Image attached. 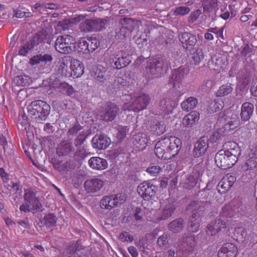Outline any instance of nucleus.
<instances>
[{
    "label": "nucleus",
    "instance_id": "nucleus-21",
    "mask_svg": "<svg viewBox=\"0 0 257 257\" xmlns=\"http://www.w3.org/2000/svg\"><path fill=\"white\" fill-rule=\"evenodd\" d=\"M238 252L237 246L233 243H224L218 252V257H236Z\"/></svg>",
    "mask_w": 257,
    "mask_h": 257
},
{
    "label": "nucleus",
    "instance_id": "nucleus-47",
    "mask_svg": "<svg viewBox=\"0 0 257 257\" xmlns=\"http://www.w3.org/2000/svg\"><path fill=\"white\" fill-rule=\"evenodd\" d=\"M77 50L78 52H82L83 53H88L90 52L88 51L89 48L87 45V41H86L85 38H82L80 40L77 44Z\"/></svg>",
    "mask_w": 257,
    "mask_h": 257
},
{
    "label": "nucleus",
    "instance_id": "nucleus-14",
    "mask_svg": "<svg viewBox=\"0 0 257 257\" xmlns=\"http://www.w3.org/2000/svg\"><path fill=\"white\" fill-rule=\"evenodd\" d=\"M104 185L103 179L98 177L88 179L84 183L85 190L87 193H97L103 187Z\"/></svg>",
    "mask_w": 257,
    "mask_h": 257
},
{
    "label": "nucleus",
    "instance_id": "nucleus-48",
    "mask_svg": "<svg viewBox=\"0 0 257 257\" xmlns=\"http://www.w3.org/2000/svg\"><path fill=\"white\" fill-rule=\"evenodd\" d=\"M162 169L158 165H151L146 170L147 173L152 176H157L162 171Z\"/></svg>",
    "mask_w": 257,
    "mask_h": 257
},
{
    "label": "nucleus",
    "instance_id": "nucleus-53",
    "mask_svg": "<svg viewBox=\"0 0 257 257\" xmlns=\"http://www.w3.org/2000/svg\"><path fill=\"white\" fill-rule=\"evenodd\" d=\"M237 79L238 80L239 82L242 83L243 86L247 85L250 81V75L248 73H246L242 77L239 73L237 76Z\"/></svg>",
    "mask_w": 257,
    "mask_h": 257
},
{
    "label": "nucleus",
    "instance_id": "nucleus-50",
    "mask_svg": "<svg viewBox=\"0 0 257 257\" xmlns=\"http://www.w3.org/2000/svg\"><path fill=\"white\" fill-rule=\"evenodd\" d=\"M234 234L237 237V240L243 241L245 240L246 237V231L244 229L238 227L235 229Z\"/></svg>",
    "mask_w": 257,
    "mask_h": 257
},
{
    "label": "nucleus",
    "instance_id": "nucleus-64",
    "mask_svg": "<svg viewBox=\"0 0 257 257\" xmlns=\"http://www.w3.org/2000/svg\"><path fill=\"white\" fill-rule=\"evenodd\" d=\"M195 63H199L201 60L203 58L202 52H196L193 54V56L192 57Z\"/></svg>",
    "mask_w": 257,
    "mask_h": 257
},
{
    "label": "nucleus",
    "instance_id": "nucleus-37",
    "mask_svg": "<svg viewBox=\"0 0 257 257\" xmlns=\"http://www.w3.org/2000/svg\"><path fill=\"white\" fill-rule=\"evenodd\" d=\"M14 82L17 86H26L32 83V79L29 76L22 75L15 77Z\"/></svg>",
    "mask_w": 257,
    "mask_h": 257
},
{
    "label": "nucleus",
    "instance_id": "nucleus-43",
    "mask_svg": "<svg viewBox=\"0 0 257 257\" xmlns=\"http://www.w3.org/2000/svg\"><path fill=\"white\" fill-rule=\"evenodd\" d=\"M198 180V178L197 176L190 175L183 183V187L188 190L192 189L196 185Z\"/></svg>",
    "mask_w": 257,
    "mask_h": 257
},
{
    "label": "nucleus",
    "instance_id": "nucleus-41",
    "mask_svg": "<svg viewBox=\"0 0 257 257\" xmlns=\"http://www.w3.org/2000/svg\"><path fill=\"white\" fill-rule=\"evenodd\" d=\"M58 89L59 92L68 96L72 95L74 92V89L72 86L65 82L60 83L58 86Z\"/></svg>",
    "mask_w": 257,
    "mask_h": 257
},
{
    "label": "nucleus",
    "instance_id": "nucleus-7",
    "mask_svg": "<svg viewBox=\"0 0 257 257\" xmlns=\"http://www.w3.org/2000/svg\"><path fill=\"white\" fill-rule=\"evenodd\" d=\"M28 113L35 118L44 120L48 115L50 106L46 102L38 100L32 102L27 107Z\"/></svg>",
    "mask_w": 257,
    "mask_h": 257
},
{
    "label": "nucleus",
    "instance_id": "nucleus-1",
    "mask_svg": "<svg viewBox=\"0 0 257 257\" xmlns=\"http://www.w3.org/2000/svg\"><path fill=\"white\" fill-rule=\"evenodd\" d=\"M181 146L182 142L179 138L174 136L165 137L156 143L154 151L158 158L169 160L179 153Z\"/></svg>",
    "mask_w": 257,
    "mask_h": 257
},
{
    "label": "nucleus",
    "instance_id": "nucleus-45",
    "mask_svg": "<svg viewBox=\"0 0 257 257\" xmlns=\"http://www.w3.org/2000/svg\"><path fill=\"white\" fill-rule=\"evenodd\" d=\"M89 155L90 153L83 147L77 149L74 154V158L75 160L80 161L87 157Z\"/></svg>",
    "mask_w": 257,
    "mask_h": 257
},
{
    "label": "nucleus",
    "instance_id": "nucleus-60",
    "mask_svg": "<svg viewBox=\"0 0 257 257\" xmlns=\"http://www.w3.org/2000/svg\"><path fill=\"white\" fill-rule=\"evenodd\" d=\"M127 77L126 76V74L122 75L121 74H118L116 80L122 86H127L129 84V81H127Z\"/></svg>",
    "mask_w": 257,
    "mask_h": 257
},
{
    "label": "nucleus",
    "instance_id": "nucleus-36",
    "mask_svg": "<svg viewBox=\"0 0 257 257\" xmlns=\"http://www.w3.org/2000/svg\"><path fill=\"white\" fill-rule=\"evenodd\" d=\"M183 242H186L188 246V248L185 249V251L188 254H192L194 251L195 246V237L194 235L184 236L182 239Z\"/></svg>",
    "mask_w": 257,
    "mask_h": 257
},
{
    "label": "nucleus",
    "instance_id": "nucleus-61",
    "mask_svg": "<svg viewBox=\"0 0 257 257\" xmlns=\"http://www.w3.org/2000/svg\"><path fill=\"white\" fill-rule=\"evenodd\" d=\"M171 41V39H166L162 36L159 37L157 40L158 44L163 47L166 46L169 42H170Z\"/></svg>",
    "mask_w": 257,
    "mask_h": 257
},
{
    "label": "nucleus",
    "instance_id": "nucleus-5",
    "mask_svg": "<svg viewBox=\"0 0 257 257\" xmlns=\"http://www.w3.org/2000/svg\"><path fill=\"white\" fill-rule=\"evenodd\" d=\"M45 35L43 34H36L30 38L27 42L21 46L19 54L20 55L26 56L30 51H36L40 52L48 48L46 43H48Z\"/></svg>",
    "mask_w": 257,
    "mask_h": 257
},
{
    "label": "nucleus",
    "instance_id": "nucleus-8",
    "mask_svg": "<svg viewBox=\"0 0 257 257\" xmlns=\"http://www.w3.org/2000/svg\"><path fill=\"white\" fill-rule=\"evenodd\" d=\"M176 209L174 199L168 198L160 203V206L156 214L154 222L167 220L171 217Z\"/></svg>",
    "mask_w": 257,
    "mask_h": 257
},
{
    "label": "nucleus",
    "instance_id": "nucleus-34",
    "mask_svg": "<svg viewBox=\"0 0 257 257\" xmlns=\"http://www.w3.org/2000/svg\"><path fill=\"white\" fill-rule=\"evenodd\" d=\"M198 104V100L194 97H189L181 103V107L184 111H189L194 109Z\"/></svg>",
    "mask_w": 257,
    "mask_h": 257
},
{
    "label": "nucleus",
    "instance_id": "nucleus-4",
    "mask_svg": "<svg viewBox=\"0 0 257 257\" xmlns=\"http://www.w3.org/2000/svg\"><path fill=\"white\" fill-rule=\"evenodd\" d=\"M120 27L115 30V38L122 40L130 36L134 30H137L141 25V21L131 17H124L117 20Z\"/></svg>",
    "mask_w": 257,
    "mask_h": 257
},
{
    "label": "nucleus",
    "instance_id": "nucleus-12",
    "mask_svg": "<svg viewBox=\"0 0 257 257\" xmlns=\"http://www.w3.org/2000/svg\"><path fill=\"white\" fill-rule=\"evenodd\" d=\"M119 110L118 106L114 103L108 102L104 104L99 110L100 119L105 121H111L115 117Z\"/></svg>",
    "mask_w": 257,
    "mask_h": 257
},
{
    "label": "nucleus",
    "instance_id": "nucleus-62",
    "mask_svg": "<svg viewBox=\"0 0 257 257\" xmlns=\"http://www.w3.org/2000/svg\"><path fill=\"white\" fill-rule=\"evenodd\" d=\"M119 14L117 15V20L124 17H130V11L126 9H122L119 11Z\"/></svg>",
    "mask_w": 257,
    "mask_h": 257
},
{
    "label": "nucleus",
    "instance_id": "nucleus-30",
    "mask_svg": "<svg viewBox=\"0 0 257 257\" xmlns=\"http://www.w3.org/2000/svg\"><path fill=\"white\" fill-rule=\"evenodd\" d=\"M200 114L196 111H192L189 114L185 116L182 120V123L184 126H192L199 119Z\"/></svg>",
    "mask_w": 257,
    "mask_h": 257
},
{
    "label": "nucleus",
    "instance_id": "nucleus-13",
    "mask_svg": "<svg viewBox=\"0 0 257 257\" xmlns=\"http://www.w3.org/2000/svg\"><path fill=\"white\" fill-rule=\"evenodd\" d=\"M124 196L122 194L104 196L100 201V206L102 209L111 210L116 206L118 203L121 204L124 200Z\"/></svg>",
    "mask_w": 257,
    "mask_h": 257
},
{
    "label": "nucleus",
    "instance_id": "nucleus-32",
    "mask_svg": "<svg viewBox=\"0 0 257 257\" xmlns=\"http://www.w3.org/2000/svg\"><path fill=\"white\" fill-rule=\"evenodd\" d=\"M34 66L30 65V67L28 69L29 74L33 76L34 79H37L40 74L49 72V69L47 67H45V65Z\"/></svg>",
    "mask_w": 257,
    "mask_h": 257
},
{
    "label": "nucleus",
    "instance_id": "nucleus-39",
    "mask_svg": "<svg viewBox=\"0 0 257 257\" xmlns=\"http://www.w3.org/2000/svg\"><path fill=\"white\" fill-rule=\"evenodd\" d=\"M195 216H192L189 219V225L188 226L189 231L192 232H196L199 230L200 227V220L199 216L197 217V215L195 214Z\"/></svg>",
    "mask_w": 257,
    "mask_h": 257
},
{
    "label": "nucleus",
    "instance_id": "nucleus-10",
    "mask_svg": "<svg viewBox=\"0 0 257 257\" xmlns=\"http://www.w3.org/2000/svg\"><path fill=\"white\" fill-rule=\"evenodd\" d=\"M158 191V187L152 180L144 181L137 188L138 194L146 201L153 199Z\"/></svg>",
    "mask_w": 257,
    "mask_h": 257
},
{
    "label": "nucleus",
    "instance_id": "nucleus-59",
    "mask_svg": "<svg viewBox=\"0 0 257 257\" xmlns=\"http://www.w3.org/2000/svg\"><path fill=\"white\" fill-rule=\"evenodd\" d=\"M86 139L85 133L83 132L79 134L78 136L75 140V145L76 147L81 146Z\"/></svg>",
    "mask_w": 257,
    "mask_h": 257
},
{
    "label": "nucleus",
    "instance_id": "nucleus-57",
    "mask_svg": "<svg viewBox=\"0 0 257 257\" xmlns=\"http://www.w3.org/2000/svg\"><path fill=\"white\" fill-rule=\"evenodd\" d=\"M224 29V27H222L221 28H218L217 27L211 28L208 30V31L210 33H213L216 35L217 38L220 37L221 39H223V32Z\"/></svg>",
    "mask_w": 257,
    "mask_h": 257
},
{
    "label": "nucleus",
    "instance_id": "nucleus-44",
    "mask_svg": "<svg viewBox=\"0 0 257 257\" xmlns=\"http://www.w3.org/2000/svg\"><path fill=\"white\" fill-rule=\"evenodd\" d=\"M223 102L219 100L214 99L208 105V110L210 112H215L223 108Z\"/></svg>",
    "mask_w": 257,
    "mask_h": 257
},
{
    "label": "nucleus",
    "instance_id": "nucleus-18",
    "mask_svg": "<svg viewBox=\"0 0 257 257\" xmlns=\"http://www.w3.org/2000/svg\"><path fill=\"white\" fill-rule=\"evenodd\" d=\"M226 228L225 222L220 219H217L212 221L207 225L206 232L208 235L214 236L219 232L225 230Z\"/></svg>",
    "mask_w": 257,
    "mask_h": 257
},
{
    "label": "nucleus",
    "instance_id": "nucleus-54",
    "mask_svg": "<svg viewBox=\"0 0 257 257\" xmlns=\"http://www.w3.org/2000/svg\"><path fill=\"white\" fill-rule=\"evenodd\" d=\"M23 8H18L14 11V16L18 18H28L31 16V13L23 11Z\"/></svg>",
    "mask_w": 257,
    "mask_h": 257
},
{
    "label": "nucleus",
    "instance_id": "nucleus-25",
    "mask_svg": "<svg viewBox=\"0 0 257 257\" xmlns=\"http://www.w3.org/2000/svg\"><path fill=\"white\" fill-rule=\"evenodd\" d=\"M89 167L95 170L101 171L107 168V161L98 157H92L88 161Z\"/></svg>",
    "mask_w": 257,
    "mask_h": 257
},
{
    "label": "nucleus",
    "instance_id": "nucleus-42",
    "mask_svg": "<svg viewBox=\"0 0 257 257\" xmlns=\"http://www.w3.org/2000/svg\"><path fill=\"white\" fill-rule=\"evenodd\" d=\"M85 39L89 48V52H92L99 47L100 42L97 38L93 37H86Z\"/></svg>",
    "mask_w": 257,
    "mask_h": 257
},
{
    "label": "nucleus",
    "instance_id": "nucleus-38",
    "mask_svg": "<svg viewBox=\"0 0 257 257\" xmlns=\"http://www.w3.org/2000/svg\"><path fill=\"white\" fill-rule=\"evenodd\" d=\"M57 221V218L54 213H48L44 217L43 225L46 227L47 228L55 226Z\"/></svg>",
    "mask_w": 257,
    "mask_h": 257
},
{
    "label": "nucleus",
    "instance_id": "nucleus-24",
    "mask_svg": "<svg viewBox=\"0 0 257 257\" xmlns=\"http://www.w3.org/2000/svg\"><path fill=\"white\" fill-rule=\"evenodd\" d=\"M134 147L139 151L144 150L148 142V139L147 135L143 133H138L134 136L132 138Z\"/></svg>",
    "mask_w": 257,
    "mask_h": 257
},
{
    "label": "nucleus",
    "instance_id": "nucleus-11",
    "mask_svg": "<svg viewBox=\"0 0 257 257\" xmlns=\"http://www.w3.org/2000/svg\"><path fill=\"white\" fill-rule=\"evenodd\" d=\"M108 20L106 19L86 20L79 25V29L83 32H90L100 31L105 28V26Z\"/></svg>",
    "mask_w": 257,
    "mask_h": 257
},
{
    "label": "nucleus",
    "instance_id": "nucleus-17",
    "mask_svg": "<svg viewBox=\"0 0 257 257\" xmlns=\"http://www.w3.org/2000/svg\"><path fill=\"white\" fill-rule=\"evenodd\" d=\"M236 181V178L230 174L224 176L218 183L217 189L218 192L223 194L225 193L232 186Z\"/></svg>",
    "mask_w": 257,
    "mask_h": 257
},
{
    "label": "nucleus",
    "instance_id": "nucleus-22",
    "mask_svg": "<svg viewBox=\"0 0 257 257\" xmlns=\"http://www.w3.org/2000/svg\"><path fill=\"white\" fill-rule=\"evenodd\" d=\"M187 72L183 66H180L177 69H175L170 79V83L173 84L174 88H179L181 84L182 80L183 79L185 74Z\"/></svg>",
    "mask_w": 257,
    "mask_h": 257
},
{
    "label": "nucleus",
    "instance_id": "nucleus-55",
    "mask_svg": "<svg viewBox=\"0 0 257 257\" xmlns=\"http://www.w3.org/2000/svg\"><path fill=\"white\" fill-rule=\"evenodd\" d=\"M82 128V126L78 123H77L69 128L67 135L68 136H74L76 135Z\"/></svg>",
    "mask_w": 257,
    "mask_h": 257
},
{
    "label": "nucleus",
    "instance_id": "nucleus-23",
    "mask_svg": "<svg viewBox=\"0 0 257 257\" xmlns=\"http://www.w3.org/2000/svg\"><path fill=\"white\" fill-rule=\"evenodd\" d=\"M93 148L98 150L106 149L110 144V139L105 135H96L92 140Z\"/></svg>",
    "mask_w": 257,
    "mask_h": 257
},
{
    "label": "nucleus",
    "instance_id": "nucleus-63",
    "mask_svg": "<svg viewBox=\"0 0 257 257\" xmlns=\"http://www.w3.org/2000/svg\"><path fill=\"white\" fill-rule=\"evenodd\" d=\"M167 239L168 236L167 234H163L162 235L160 236L157 240V243L158 245L160 246H163L165 244H166L167 242Z\"/></svg>",
    "mask_w": 257,
    "mask_h": 257
},
{
    "label": "nucleus",
    "instance_id": "nucleus-20",
    "mask_svg": "<svg viewBox=\"0 0 257 257\" xmlns=\"http://www.w3.org/2000/svg\"><path fill=\"white\" fill-rule=\"evenodd\" d=\"M208 141L209 139L206 136H203L197 141L193 150L195 157L198 158L205 153L209 147Z\"/></svg>",
    "mask_w": 257,
    "mask_h": 257
},
{
    "label": "nucleus",
    "instance_id": "nucleus-26",
    "mask_svg": "<svg viewBox=\"0 0 257 257\" xmlns=\"http://www.w3.org/2000/svg\"><path fill=\"white\" fill-rule=\"evenodd\" d=\"M53 58L50 54L41 53L33 56L29 61L30 64H38L39 63H51Z\"/></svg>",
    "mask_w": 257,
    "mask_h": 257
},
{
    "label": "nucleus",
    "instance_id": "nucleus-31",
    "mask_svg": "<svg viewBox=\"0 0 257 257\" xmlns=\"http://www.w3.org/2000/svg\"><path fill=\"white\" fill-rule=\"evenodd\" d=\"M184 224V220L182 218H178L170 222L168 225V228L173 233H178L183 229Z\"/></svg>",
    "mask_w": 257,
    "mask_h": 257
},
{
    "label": "nucleus",
    "instance_id": "nucleus-29",
    "mask_svg": "<svg viewBox=\"0 0 257 257\" xmlns=\"http://www.w3.org/2000/svg\"><path fill=\"white\" fill-rule=\"evenodd\" d=\"M174 97L172 96L164 98L160 102V109L165 113L171 111L174 104Z\"/></svg>",
    "mask_w": 257,
    "mask_h": 257
},
{
    "label": "nucleus",
    "instance_id": "nucleus-2",
    "mask_svg": "<svg viewBox=\"0 0 257 257\" xmlns=\"http://www.w3.org/2000/svg\"><path fill=\"white\" fill-rule=\"evenodd\" d=\"M223 147V149L216 154L215 162L219 168L225 170L236 163L240 151L237 144L233 142H228Z\"/></svg>",
    "mask_w": 257,
    "mask_h": 257
},
{
    "label": "nucleus",
    "instance_id": "nucleus-52",
    "mask_svg": "<svg viewBox=\"0 0 257 257\" xmlns=\"http://www.w3.org/2000/svg\"><path fill=\"white\" fill-rule=\"evenodd\" d=\"M55 169L60 172H64L67 170V163H64L62 161H57L53 163Z\"/></svg>",
    "mask_w": 257,
    "mask_h": 257
},
{
    "label": "nucleus",
    "instance_id": "nucleus-9",
    "mask_svg": "<svg viewBox=\"0 0 257 257\" xmlns=\"http://www.w3.org/2000/svg\"><path fill=\"white\" fill-rule=\"evenodd\" d=\"M55 48L59 53H70L76 50L75 40L70 35H65L59 36L55 41Z\"/></svg>",
    "mask_w": 257,
    "mask_h": 257
},
{
    "label": "nucleus",
    "instance_id": "nucleus-51",
    "mask_svg": "<svg viewBox=\"0 0 257 257\" xmlns=\"http://www.w3.org/2000/svg\"><path fill=\"white\" fill-rule=\"evenodd\" d=\"M128 130V128L126 126L119 125L117 128V133L116 138L119 140L124 139L126 135V132Z\"/></svg>",
    "mask_w": 257,
    "mask_h": 257
},
{
    "label": "nucleus",
    "instance_id": "nucleus-33",
    "mask_svg": "<svg viewBox=\"0 0 257 257\" xmlns=\"http://www.w3.org/2000/svg\"><path fill=\"white\" fill-rule=\"evenodd\" d=\"M73 149V146L66 141L61 142L58 146L56 152L59 156H66L70 154Z\"/></svg>",
    "mask_w": 257,
    "mask_h": 257
},
{
    "label": "nucleus",
    "instance_id": "nucleus-49",
    "mask_svg": "<svg viewBox=\"0 0 257 257\" xmlns=\"http://www.w3.org/2000/svg\"><path fill=\"white\" fill-rule=\"evenodd\" d=\"M77 250V246L75 243L70 242L67 245L66 249V252L67 254H70L68 257H74V255H77L76 251Z\"/></svg>",
    "mask_w": 257,
    "mask_h": 257
},
{
    "label": "nucleus",
    "instance_id": "nucleus-19",
    "mask_svg": "<svg viewBox=\"0 0 257 257\" xmlns=\"http://www.w3.org/2000/svg\"><path fill=\"white\" fill-rule=\"evenodd\" d=\"M92 70L91 75L98 81L103 82L108 78V73L103 65H89Z\"/></svg>",
    "mask_w": 257,
    "mask_h": 257
},
{
    "label": "nucleus",
    "instance_id": "nucleus-58",
    "mask_svg": "<svg viewBox=\"0 0 257 257\" xmlns=\"http://www.w3.org/2000/svg\"><path fill=\"white\" fill-rule=\"evenodd\" d=\"M202 12L200 9H198L195 11L191 13L188 18V22L190 23H193L196 21L198 18L199 16L201 14Z\"/></svg>",
    "mask_w": 257,
    "mask_h": 257
},
{
    "label": "nucleus",
    "instance_id": "nucleus-16",
    "mask_svg": "<svg viewBox=\"0 0 257 257\" xmlns=\"http://www.w3.org/2000/svg\"><path fill=\"white\" fill-rule=\"evenodd\" d=\"M84 65H63L62 73L67 77L78 78L84 73Z\"/></svg>",
    "mask_w": 257,
    "mask_h": 257
},
{
    "label": "nucleus",
    "instance_id": "nucleus-3",
    "mask_svg": "<svg viewBox=\"0 0 257 257\" xmlns=\"http://www.w3.org/2000/svg\"><path fill=\"white\" fill-rule=\"evenodd\" d=\"M37 191L32 188L24 190L25 203L20 207L21 212H31L33 213L42 211L43 206L39 198L37 197Z\"/></svg>",
    "mask_w": 257,
    "mask_h": 257
},
{
    "label": "nucleus",
    "instance_id": "nucleus-28",
    "mask_svg": "<svg viewBox=\"0 0 257 257\" xmlns=\"http://www.w3.org/2000/svg\"><path fill=\"white\" fill-rule=\"evenodd\" d=\"M253 105L248 102L243 103L241 106L240 116L242 120L246 121L248 120L253 112Z\"/></svg>",
    "mask_w": 257,
    "mask_h": 257
},
{
    "label": "nucleus",
    "instance_id": "nucleus-6",
    "mask_svg": "<svg viewBox=\"0 0 257 257\" xmlns=\"http://www.w3.org/2000/svg\"><path fill=\"white\" fill-rule=\"evenodd\" d=\"M133 102L131 103H125L123 106L124 111L139 112L146 108L150 101V96L145 93H135L131 96Z\"/></svg>",
    "mask_w": 257,
    "mask_h": 257
},
{
    "label": "nucleus",
    "instance_id": "nucleus-15",
    "mask_svg": "<svg viewBox=\"0 0 257 257\" xmlns=\"http://www.w3.org/2000/svg\"><path fill=\"white\" fill-rule=\"evenodd\" d=\"M178 38L183 47L187 50H190L196 44L197 38L195 35L189 32H180Z\"/></svg>",
    "mask_w": 257,
    "mask_h": 257
},
{
    "label": "nucleus",
    "instance_id": "nucleus-27",
    "mask_svg": "<svg viewBox=\"0 0 257 257\" xmlns=\"http://www.w3.org/2000/svg\"><path fill=\"white\" fill-rule=\"evenodd\" d=\"M168 65H150L146 68V70L154 75L152 78L163 76L168 70Z\"/></svg>",
    "mask_w": 257,
    "mask_h": 257
},
{
    "label": "nucleus",
    "instance_id": "nucleus-56",
    "mask_svg": "<svg viewBox=\"0 0 257 257\" xmlns=\"http://www.w3.org/2000/svg\"><path fill=\"white\" fill-rule=\"evenodd\" d=\"M119 239L122 242L127 241L131 242L133 241L134 238L128 232L124 231L119 234Z\"/></svg>",
    "mask_w": 257,
    "mask_h": 257
},
{
    "label": "nucleus",
    "instance_id": "nucleus-35",
    "mask_svg": "<svg viewBox=\"0 0 257 257\" xmlns=\"http://www.w3.org/2000/svg\"><path fill=\"white\" fill-rule=\"evenodd\" d=\"M233 90L231 84L226 83L221 85L215 92L216 97H224L230 94Z\"/></svg>",
    "mask_w": 257,
    "mask_h": 257
},
{
    "label": "nucleus",
    "instance_id": "nucleus-40",
    "mask_svg": "<svg viewBox=\"0 0 257 257\" xmlns=\"http://www.w3.org/2000/svg\"><path fill=\"white\" fill-rule=\"evenodd\" d=\"M218 5L216 0H206L202 2L204 13H210L217 8Z\"/></svg>",
    "mask_w": 257,
    "mask_h": 257
},
{
    "label": "nucleus",
    "instance_id": "nucleus-46",
    "mask_svg": "<svg viewBox=\"0 0 257 257\" xmlns=\"http://www.w3.org/2000/svg\"><path fill=\"white\" fill-rule=\"evenodd\" d=\"M190 11V9L188 7L180 6L177 7L173 11V15L175 16H183L188 14Z\"/></svg>",
    "mask_w": 257,
    "mask_h": 257
}]
</instances>
